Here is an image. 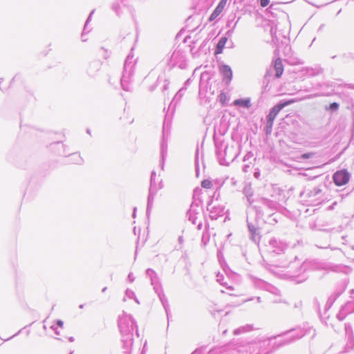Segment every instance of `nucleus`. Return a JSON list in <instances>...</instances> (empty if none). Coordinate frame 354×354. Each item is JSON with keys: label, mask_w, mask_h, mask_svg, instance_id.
<instances>
[{"label": "nucleus", "mask_w": 354, "mask_h": 354, "mask_svg": "<svg viewBox=\"0 0 354 354\" xmlns=\"http://www.w3.org/2000/svg\"><path fill=\"white\" fill-rule=\"evenodd\" d=\"M70 354H73V352H71Z\"/></svg>", "instance_id": "15"}, {"label": "nucleus", "mask_w": 354, "mask_h": 354, "mask_svg": "<svg viewBox=\"0 0 354 354\" xmlns=\"http://www.w3.org/2000/svg\"><path fill=\"white\" fill-rule=\"evenodd\" d=\"M273 67L275 71V76L280 78L283 73V65L281 58H277L273 62Z\"/></svg>", "instance_id": "4"}, {"label": "nucleus", "mask_w": 354, "mask_h": 354, "mask_svg": "<svg viewBox=\"0 0 354 354\" xmlns=\"http://www.w3.org/2000/svg\"><path fill=\"white\" fill-rule=\"evenodd\" d=\"M295 102H296L295 100L292 99V100L286 101L284 102L279 103V104L275 105L274 106H273L268 115V122H267L268 128H269L270 129H272L274 120H275L277 115H278V113L282 109H283L286 106H288L290 104L295 103Z\"/></svg>", "instance_id": "2"}, {"label": "nucleus", "mask_w": 354, "mask_h": 354, "mask_svg": "<svg viewBox=\"0 0 354 354\" xmlns=\"http://www.w3.org/2000/svg\"><path fill=\"white\" fill-rule=\"evenodd\" d=\"M260 2L262 7H266L268 5L269 0H260Z\"/></svg>", "instance_id": "13"}, {"label": "nucleus", "mask_w": 354, "mask_h": 354, "mask_svg": "<svg viewBox=\"0 0 354 354\" xmlns=\"http://www.w3.org/2000/svg\"><path fill=\"white\" fill-rule=\"evenodd\" d=\"M220 71L222 75L228 80L230 81L232 77V72L230 67L227 65H223L220 67Z\"/></svg>", "instance_id": "6"}, {"label": "nucleus", "mask_w": 354, "mask_h": 354, "mask_svg": "<svg viewBox=\"0 0 354 354\" xmlns=\"http://www.w3.org/2000/svg\"><path fill=\"white\" fill-rule=\"evenodd\" d=\"M223 10H222L221 8L217 6L215 8V10H214V12L212 13V15H210L209 20L210 21L214 20L216 18H217L219 16V15L223 12Z\"/></svg>", "instance_id": "9"}, {"label": "nucleus", "mask_w": 354, "mask_h": 354, "mask_svg": "<svg viewBox=\"0 0 354 354\" xmlns=\"http://www.w3.org/2000/svg\"><path fill=\"white\" fill-rule=\"evenodd\" d=\"M50 327L55 331V333L59 335L64 330V322L62 320L53 321Z\"/></svg>", "instance_id": "5"}, {"label": "nucleus", "mask_w": 354, "mask_h": 354, "mask_svg": "<svg viewBox=\"0 0 354 354\" xmlns=\"http://www.w3.org/2000/svg\"><path fill=\"white\" fill-rule=\"evenodd\" d=\"M227 0H221L220 3L217 6L221 8L222 10H224V8L227 3Z\"/></svg>", "instance_id": "11"}, {"label": "nucleus", "mask_w": 354, "mask_h": 354, "mask_svg": "<svg viewBox=\"0 0 354 354\" xmlns=\"http://www.w3.org/2000/svg\"><path fill=\"white\" fill-rule=\"evenodd\" d=\"M201 186L205 189H209L212 187V183L209 180H204L201 183Z\"/></svg>", "instance_id": "10"}, {"label": "nucleus", "mask_w": 354, "mask_h": 354, "mask_svg": "<svg viewBox=\"0 0 354 354\" xmlns=\"http://www.w3.org/2000/svg\"><path fill=\"white\" fill-rule=\"evenodd\" d=\"M295 102H296L295 100L292 99V100L286 101L284 102L279 103V104L275 105L274 106H273L268 115V122H267L268 128H269L270 129H272L274 120H275L277 115H278V113L282 109H283L286 106H288L290 104L295 103Z\"/></svg>", "instance_id": "1"}, {"label": "nucleus", "mask_w": 354, "mask_h": 354, "mask_svg": "<svg viewBox=\"0 0 354 354\" xmlns=\"http://www.w3.org/2000/svg\"><path fill=\"white\" fill-rule=\"evenodd\" d=\"M339 107V104L337 102H333L330 104V109L332 110H336Z\"/></svg>", "instance_id": "12"}, {"label": "nucleus", "mask_w": 354, "mask_h": 354, "mask_svg": "<svg viewBox=\"0 0 354 354\" xmlns=\"http://www.w3.org/2000/svg\"><path fill=\"white\" fill-rule=\"evenodd\" d=\"M227 41V38L226 37H223L220 39V40L218 41L217 45H216L215 55H218V54L222 53L223 50L225 47V45Z\"/></svg>", "instance_id": "7"}, {"label": "nucleus", "mask_w": 354, "mask_h": 354, "mask_svg": "<svg viewBox=\"0 0 354 354\" xmlns=\"http://www.w3.org/2000/svg\"><path fill=\"white\" fill-rule=\"evenodd\" d=\"M301 157L303 158H309L311 157V153H304Z\"/></svg>", "instance_id": "14"}, {"label": "nucleus", "mask_w": 354, "mask_h": 354, "mask_svg": "<svg viewBox=\"0 0 354 354\" xmlns=\"http://www.w3.org/2000/svg\"><path fill=\"white\" fill-rule=\"evenodd\" d=\"M350 174L346 169L337 171L333 175V180L336 185L342 186L348 183Z\"/></svg>", "instance_id": "3"}, {"label": "nucleus", "mask_w": 354, "mask_h": 354, "mask_svg": "<svg viewBox=\"0 0 354 354\" xmlns=\"http://www.w3.org/2000/svg\"><path fill=\"white\" fill-rule=\"evenodd\" d=\"M234 104L236 106L249 108L250 106V100L249 98L238 99L234 101Z\"/></svg>", "instance_id": "8"}]
</instances>
